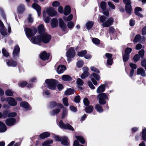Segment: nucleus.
<instances>
[{
    "instance_id": "1",
    "label": "nucleus",
    "mask_w": 146,
    "mask_h": 146,
    "mask_svg": "<svg viewBox=\"0 0 146 146\" xmlns=\"http://www.w3.org/2000/svg\"><path fill=\"white\" fill-rule=\"evenodd\" d=\"M106 17L104 16H101L100 18V22L102 23V25L104 27H109L112 25L113 22V19L112 18H109L106 21Z\"/></svg>"
},
{
    "instance_id": "2",
    "label": "nucleus",
    "mask_w": 146,
    "mask_h": 146,
    "mask_svg": "<svg viewBox=\"0 0 146 146\" xmlns=\"http://www.w3.org/2000/svg\"><path fill=\"white\" fill-rule=\"evenodd\" d=\"M56 81L54 79H47L45 82L47 84L48 87L50 89L54 90L56 88Z\"/></svg>"
},
{
    "instance_id": "3",
    "label": "nucleus",
    "mask_w": 146,
    "mask_h": 146,
    "mask_svg": "<svg viewBox=\"0 0 146 146\" xmlns=\"http://www.w3.org/2000/svg\"><path fill=\"white\" fill-rule=\"evenodd\" d=\"M108 96L105 93H102L99 94L97 96V99L98 100L99 103L102 105L105 104L106 103V99H107Z\"/></svg>"
},
{
    "instance_id": "4",
    "label": "nucleus",
    "mask_w": 146,
    "mask_h": 146,
    "mask_svg": "<svg viewBox=\"0 0 146 146\" xmlns=\"http://www.w3.org/2000/svg\"><path fill=\"white\" fill-rule=\"evenodd\" d=\"M40 35L41 41L44 43H48L51 39V36L46 33H43Z\"/></svg>"
},
{
    "instance_id": "5",
    "label": "nucleus",
    "mask_w": 146,
    "mask_h": 146,
    "mask_svg": "<svg viewBox=\"0 0 146 146\" xmlns=\"http://www.w3.org/2000/svg\"><path fill=\"white\" fill-rule=\"evenodd\" d=\"M59 125L60 127L65 129L73 131L74 129L73 127L68 123L64 124L62 120H60L59 122Z\"/></svg>"
},
{
    "instance_id": "6",
    "label": "nucleus",
    "mask_w": 146,
    "mask_h": 146,
    "mask_svg": "<svg viewBox=\"0 0 146 146\" xmlns=\"http://www.w3.org/2000/svg\"><path fill=\"white\" fill-rule=\"evenodd\" d=\"M123 2L125 4V9L126 12L129 14L131 13L132 8L131 5V2L130 0H123Z\"/></svg>"
},
{
    "instance_id": "7",
    "label": "nucleus",
    "mask_w": 146,
    "mask_h": 146,
    "mask_svg": "<svg viewBox=\"0 0 146 146\" xmlns=\"http://www.w3.org/2000/svg\"><path fill=\"white\" fill-rule=\"evenodd\" d=\"M75 53L74 48H70L66 52V56L68 58H71L74 56Z\"/></svg>"
},
{
    "instance_id": "8",
    "label": "nucleus",
    "mask_w": 146,
    "mask_h": 146,
    "mask_svg": "<svg viewBox=\"0 0 146 146\" xmlns=\"http://www.w3.org/2000/svg\"><path fill=\"white\" fill-rule=\"evenodd\" d=\"M26 34L28 37H31L34 35L36 32V30H32L28 28L25 29Z\"/></svg>"
},
{
    "instance_id": "9",
    "label": "nucleus",
    "mask_w": 146,
    "mask_h": 146,
    "mask_svg": "<svg viewBox=\"0 0 146 146\" xmlns=\"http://www.w3.org/2000/svg\"><path fill=\"white\" fill-rule=\"evenodd\" d=\"M46 11L47 14L50 16L53 17L56 15V11L52 7L47 8Z\"/></svg>"
},
{
    "instance_id": "10",
    "label": "nucleus",
    "mask_w": 146,
    "mask_h": 146,
    "mask_svg": "<svg viewBox=\"0 0 146 146\" xmlns=\"http://www.w3.org/2000/svg\"><path fill=\"white\" fill-rule=\"evenodd\" d=\"M16 119L14 118H11L7 119L5 120V123L8 126H11L15 123Z\"/></svg>"
},
{
    "instance_id": "11",
    "label": "nucleus",
    "mask_w": 146,
    "mask_h": 146,
    "mask_svg": "<svg viewBox=\"0 0 146 146\" xmlns=\"http://www.w3.org/2000/svg\"><path fill=\"white\" fill-rule=\"evenodd\" d=\"M7 102L9 105L12 106H15L17 104V103L15 100L12 98H7Z\"/></svg>"
},
{
    "instance_id": "12",
    "label": "nucleus",
    "mask_w": 146,
    "mask_h": 146,
    "mask_svg": "<svg viewBox=\"0 0 146 146\" xmlns=\"http://www.w3.org/2000/svg\"><path fill=\"white\" fill-rule=\"evenodd\" d=\"M33 8L37 11L38 16H39L41 14V8L37 4L34 3L33 4Z\"/></svg>"
},
{
    "instance_id": "13",
    "label": "nucleus",
    "mask_w": 146,
    "mask_h": 146,
    "mask_svg": "<svg viewBox=\"0 0 146 146\" xmlns=\"http://www.w3.org/2000/svg\"><path fill=\"white\" fill-rule=\"evenodd\" d=\"M49 56V54H47L46 52L44 51L40 54V57L42 60H45L48 59Z\"/></svg>"
},
{
    "instance_id": "14",
    "label": "nucleus",
    "mask_w": 146,
    "mask_h": 146,
    "mask_svg": "<svg viewBox=\"0 0 146 146\" xmlns=\"http://www.w3.org/2000/svg\"><path fill=\"white\" fill-rule=\"evenodd\" d=\"M66 69V67L65 66L60 65L57 68V71L58 73L60 74L63 72Z\"/></svg>"
},
{
    "instance_id": "15",
    "label": "nucleus",
    "mask_w": 146,
    "mask_h": 146,
    "mask_svg": "<svg viewBox=\"0 0 146 146\" xmlns=\"http://www.w3.org/2000/svg\"><path fill=\"white\" fill-rule=\"evenodd\" d=\"M137 74L138 75H140L143 77H145L146 75L145 70L142 68H140L137 69Z\"/></svg>"
},
{
    "instance_id": "16",
    "label": "nucleus",
    "mask_w": 146,
    "mask_h": 146,
    "mask_svg": "<svg viewBox=\"0 0 146 146\" xmlns=\"http://www.w3.org/2000/svg\"><path fill=\"white\" fill-rule=\"evenodd\" d=\"M32 42L35 44H38L41 41L40 37L37 36V37H33L32 38Z\"/></svg>"
},
{
    "instance_id": "17",
    "label": "nucleus",
    "mask_w": 146,
    "mask_h": 146,
    "mask_svg": "<svg viewBox=\"0 0 146 146\" xmlns=\"http://www.w3.org/2000/svg\"><path fill=\"white\" fill-rule=\"evenodd\" d=\"M7 128L4 123L1 121H0V132L3 133L6 131Z\"/></svg>"
},
{
    "instance_id": "18",
    "label": "nucleus",
    "mask_w": 146,
    "mask_h": 146,
    "mask_svg": "<svg viewBox=\"0 0 146 146\" xmlns=\"http://www.w3.org/2000/svg\"><path fill=\"white\" fill-rule=\"evenodd\" d=\"M68 139L66 137H64L61 138V143L64 145H69Z\"/></svg>"
},
{
    "instance_id": "19",
    "label": "nucleus",
    "mask_w": 146,
    "mask_h": 146,
    "mask_svg": "<svg viewBox=\"0 0 146 146\" xmlns=\"http://www.w3.org/2000/svg\"><path fill=\"white\" fill-rule=\"evenodd\" d=\"M20 49L18 46H15L13 52V55L14 57L17 56L19 53Z\"/></svg>"
},
{
    "instance_id": "20",
    "label": "nucleus",
    "mask_w": 146,
    "mask_h": 146,
    "mask_svg": "<svg viewBox=\"0 0 146 146\" xmlns=\"http://www.w3.org/2000/svg\"><path fill=\"white\" fill-rule=\"evenodd\" d=\"M51 25L52 27L54 28L58 25V21L57 19L53 18L51 21Z\"/></svg>"
},
{
    "instance_id": "21",
    "label": "nucleus",
    "mask_w": 146,
    "mask_h": 146,
    "mask_svg": "<svg viewBox=\"0 0 146 146\" xmlns=\"http://www.w3.org/2000/svg\"><path fill=\"white\" fill-rule=\"evenodd\" d=\"M142 9L139 7H137L135 9V14L140 17H143V15L140 13V11H141Z\"/></svg>"
},
{
    "instance_id": "22",
    "label": "nucleus",
    "mask_w": 146,
    "mask_h": 146,
    "mask_svg": "<svg viewBox=\"0 0 146 146\" xmlns=\"http://www.w3.org/2000/svg\"><path fill=\"white\" fill-rule=\"evenodd\" d=\"M25 6L23 4L20 5L18 7L17 11L19 13H23L25 11Z\"/></svg>"
},
{
    "instance_id": "23",
    "label": "nucleus",
    "mask_w": 146,
    "mask_h": 146,
    "mask_svg": "<svg viewBox=\"0 0 146 146\" xmlns=\"http://www.w3.org/2000/svg\"><path fill=\"white\" fill-rule=\"evenodd\" d=\"M106 86L104 85H102L99 86L97 88L96 92L100 93L104 92Z\"/></svg>"
},
{
    "instance_id": "24",
    "label": "nucleus",
    "mask_w": 146,
    "mask_h": 146,
    "mask_svg": "<svg viewBox=\"0 0 146 146\" xmlns=\"http://www.w3.org/2000/svg\"><path fill=\"white\" fill-rule=\"evenodd\" d=\"M62 79L65 81H71L72 80V77L68 75H63L62 77Z\"/></svg>"
},
{
    "instance_id": "25",
    "label": "nucleus",
    "mask_w": 146,
    "mask_h": 146,
    "mask_svg": "<svg viewBox=\"0 0 146 146\" xmlns=\"http://www.w3.org/2000/svg\"><path fill=\"white\" fill-rule=\"evenodd\" d=\"M7 64L9 66L15 67L17 64V62L13 60H10L7 62Z\"/></svg>"
},
{
    "instance_id": "26",
    "label": "nucleus",
    "mask_w": 146,
    "mask_h": 146,
    "mask_svg": "<svg viewBox=\"0 0 146 146\" xmlns=\"http://www.w3.org/2000/svg\"><path fill=\"white\" fill-rule=\"evenodd\" d=\"M71 8L70 6L67 5L66 6L65 8L64 14L65 15H67L70 14L71 12Z\"/></svg>"
},
{
    "instance_id": "27",
    "label": "nucleus",
    "mask_w": 146,
    "mask_h": 146,
    "mask_svg": "<svg viewBox=\"0 0 146 146\" xmlns=\"http://www.w3.org/2000/svg\"><path fill=\"white\" fill-rule=\"evenodd\" d=\"M59 25L61 29H64L66 27V25L65 24L63 20L61 18L59 20Z\"/></svg>"
},
{
    "instance_id": "28",
    "label": "nucleus",
    "mask_w": 146,
    "mask_h": 146,
    "mask_svg": "<svg viewBox=\"0 0 146 146\" xmlns=\"http://www.w3.org/2000/svg\"><path fill=\"white\" fill-rule=\"evenodd\" d=\"M50 135L49 133L47 132H45L42 133L40 135V137L42 139H43L49 137Z\"/></svg>"
},
{
    "instance_id": "29",
    "label": "nucleus",
    "mask_w": 146,
    "mask_h": 146,
    "mask_svg": "<svg viewBox=\"0 0 146 146\" xmlns=\"http://www.w3.org/2000/svg\"><path fill=\"white\" fill-rule=\"evenodd\" d=\"M38 29L40 34L45 33V29L43 25L42 24L40 25L38 27Z\"/></svg>"
},
{
    "instance_id": "30",
    "label": "nucleus",
    "mask_w": 146,
    "mask_h": 146,
    "mask_svg": "<svg viewBox=\"0 0 146 146\" xmlns=\"http://www.w3.org/2000/svg\"><path fill=\"white\" fill-rule=\"evenodd\" d=\"M53 142V141L52 140H47L46 141L42 144L43 146H51L50 145L51 143Z\"/></svg>"
},
{
    "instance_id": "31",
    "label": "nucleus",
    "mask_w": 146,
    "mask_h": 146,
    "mask_svg": "<svg viewBox=\"0 0 146 146\" xmlns=\"http://www.w3.org/2000/svg\"><path fill=\"white\" fill-rule=\"evenodd\" d=\"M75 90L72 89H69L65 92V94L67 95H70L74 94Z\"/></svg>"
},
{
    "instance_id": "32",
    "label": "nucleus",
    "mask_w": 146,
    "mask_h": 146,
    "mask_svg": "<svg viewBox=\"0 0 146 146\" xmlns=\"http://www.w3.org/2000/svg\"><path fill=\"white\" fill-rule=\"evenodd\" d=\"M94 109L93 107L92 106H89L85 108L86 112L87 113H90L92 112Z\"/></svg>"
},
{
    "instance_id": "33",
    "label": "nucleus",
    "mask_w": 146,
    "mask_h": 146,
    "mask_svg": "<svg viewBox=\"0 0 146 146\" xmlns=\"http://www.w3.org/2000/svg\"><path fill=\"white\" fill-rule=\"evenodd\" d=\"M95 108L97 111L99 112H103V110L102 107L99 104L96 105Z\"/></svg>"
},
{
    "instance_id": "34",
    "label": "nucleus",
    "mask_w": 146,
    "mask_h": 146,
    "mask_svg": "<svg viewBox=\"0 0 146 146\" xmlns=\"http://www.w3.org/2000/svg\"><path fill=\"white\" fill-rule=\"evenodd\" d=\"M94 24V22L92 21H89L87 22L86 24V26L88 29H90Z\"/></svg>"
},
{
    "instance_id": "35",
    "label": "nucleus",
    "mask_w": 146,
    "mask_h": 146,
    "mask_svg": "<svg viewBox=\"0 0 146 146\" xmlns=\"http://www.w3.org/2000/svg\"><path fill=\"white\" fill-rule=\"evenodd\" d=\"M20 105L22 107L25 108H28L29 106V105L28 103L25 102H21L20 103Z\"/></svg>"
},
{
    "instance_id": "36",
    "label": "nucleus",
    "mask_w": 146,
    "mask_h": 146,
    "mask_svg": "<svg viewBox=\"0 0 146 146\" xmlns=\"http://www.w3.org/2000/svg\"><path fill=\"white\" fill-rule=\"evenodd\" d=\"M3 26V25L2 26H1V27L0 29V31L2 35L5 36L7 35V32Z\"/></svg>"
},
{
    "instance_id": "37",
    "label": "nucleus",
    "mask_w": 146,
    "mask_h": 146,
    "mask_svg": "<svg viewBox=\"0 0 146 146\" xmlns=\"http://www.w3.org/2000/svg\"><path fill=\"white\" fill-rule=\"evenodd\" d=\"M67 114V110L65 108H64L62 113V115L61 117L62 119H63L65 118V117L66 116Z\"/></svg>"
},
{
    "instance_id": "38",
    "label": "nucleus",
    "mask_w": 146,
    "mask_h": 146,
    "mask_svg": "<svg viewBox=\"0 0 146 146\" xmlns=\"http://www.w3.org/2000/svg\"><path fill=\"white\" fill-rule=\"evenodd\" d=\"M76 138L80 141L82 144H84L85 143V141L82 137L78 136H76Z\"/></svg>"
},
{
    "instance_id": "39",
    "label": "nucleus",
    "mask_w": 146,
    "mask_h": 146,
    "mask_svg": "<svg viewBox=\"0 0 146 146\" xmlns=\"http://www.w3.org/2000/svg\"><path fill=\"white\" fill-rule=\"evenodd\" d=\"M141 36L140 35H137L135 37L133 42L134 43H137L138 42L140 39Z\"/></svg>"
},
{
    "instance_id": "40",
    "label": "nucleus",
    "mask_w": 146,
    "mask_h": 146,
    "mask_svg": "<svg viewBox=\"0 0 146 146\" xmlns=\"http://www.w3.org/2000/svg\"><path fill=\"white\" fill-rule=\"evenodd\" d=\"M60 111V109L59 108L53 110L51 113V114L52 115L56 114Z\"/></svg>"
},
{
    "instance_id": "41",
    "label": "nucleus",
    "mask_w": 146,
    "mask_h": 146,
    "mask_svg": "<svg viewBox=\"0 0 146 146\" xmlns=\"http://www.w3.org/2000/svg\"><path fill=\"white\" fill-rule=\"evenodd\" d=\"M87 51L85 50H82L80 52H78V55L79 56H85V55L87 53Z\"/></svg>"
},
{
    "instance_id": "42",
    "label": "nucleus",
    "mask_w": 146,
    "mask_h": 146,
    "mask_svg": "<svg viewBox=\"0 0 146 146\" xmlns=\"http://www.w3.org/2000/svg\"><path fill=\"white\" fill-rule=\"evenodd\" d=\"M106 3L104 1H102L100 3V7L103 10H105L106 9Z\"/></svg>"
},
{
    "instance_id": "43",
    "label": "nucleus",
    "mask_w": 146,
    "mask_h": 146,
    "mask_svg": "<svg viewBox=\"0 0 146 146\" xmlns=\"http://www.w3.org/2000/svg\"><path fill=\"white\" fill-rule=\"evenodd\" d=\"M142 137L144 141H146V129H143L142 131Z\"/></svg>"
},
{
    "instance_id": "44",
    "label": "nucleus",
    "mask_w": 146,
    "mask_h": 146,
    "mask_svg": "<svg viewBox=\"0 0 146 146\" xmlns=\"http://www.w3.org/2000/svg\"><path fill=\"white\" fill-rule=\"evenodd\" d=\"M8 114V111H5L3 113L1 112H0V118L3 117L4 118L6 117L7 116Z\"/></svg>"
},
{
    "instance_id": "45",
    "label": "nucleus",
    "mask_w": 146,
    "mask_h": 146,
    "mask_svg": "<svg viewBox=\"0 0 146 146\" xmlns=\"http://www.w3.org/2000/svg\"><path fill=\"white\" fill-rule=\"evenodd\" d=\"M129 55L128 54H125L123 56V60L124 62L127 61L129 59Z\"/></svg>"
},
{
    "instance_id": "46",
    "label": "nucleus",
    "mask_w": 146,
    "mask_h": 146,
    "mask_svg": "<svg viewBox=\"0 0 146 146\" xmlns=\"http://www.w3.org/2000/svg\"><path fill=\"white\" fill-rule=\"evenodd\" d=\"M13 92L10 90H7L5 92V94L7 96H12L13 94Z\"/></svg>"
},
{
    "instance_id": "47",
    "label": "nucleus",
    "mask_w": 146,
    "mask_h": 146,
    "mask_svg": "<svg viewBox=\"0 0 146 146\" xmlns=\"http://www.w3.org/2000/svg\"><path fill=\"white\" fill-rule=\"evenodd\" d=\"M62 100L64 105L66 106H68L69 104L68 102L67 98L66 97L62 99Z\"/></svg>"
},
{
    "instance_id": "48",
    "label": "nucleus",
    "mask_w": 146,
    "mask_h": 146,
    "mask_svg": "<svg viewBox=\"0 0 146 146\" xmlns=\"http://www.w3.org/2000/svg\"><path fill=\"white\" fill-rule=\"evenodd\" d=\"M73 17V16L72 14H70L66 19L65 17H64V21L66 20L67 21H70L72 19Z\"/></svg>"
},
{
    "instance_id": "49",
    "label": "nucleus",
    "mask_w": 146,
    "mask_h": 146,
    "mask_svg": "<svg viewBox=\"0 0 146 146\" xmlns=\"http://www.w3.org/2000/svg\"><path fill=\"white\" fill-rule=\"evenodd\" d=\"M84 64V62L82 60H79L77 63V66L78 67H82Z\"/></svg>"
},
{
    "instance_id": "50",
    "label": "nucleus",
    "mask_w": 146,
    "mask_h": 146,
    "mask_svg": "<svg viewBox=\"0 0 146 146\" xmlns=\"http://www.w3.org/2000/svg\"><path fill=\"white\" fill-rule=\"evenodd\" d=\"M2 52L3 55L6 57H7L9 56V53L4 48H3L2 50Z\"/></svg>"
},
{
    "instance_id": "51",
    "label": "nucleus",
    "mask_w": 146,
    "mask_h": 146,
    "mask_svg": "<svg viewBox=\"0 0 146 146\" xmlns=\"http://www.w3.org/2000/svg\"><path fill=\"white\" fill-rule=\"evenodd\" d=\"M89 75V74L88 72H84L81 74V78L82 79H84L87 77Z\"/></svg>"
},
{
    "instance_id": "52",
    "label": "nucleus",
    "mask_w": 146,
    "mask_h": 146,
    "mask_svg": "<svg viewBox=\"0 0 146 146\" xmlns=\"http://www.w3.org/2000/svg\"><path fill=\"white\" fill-rule=\"evenodd\" d=\"M93 42L96 44H98L100 43L99 40L96 38H94L92 39Z\"/></svg>"
},
{
    "instance_id": "53",
    "label": "nucleus",
    "mask_w": 146,
    "mask_h": 146,
    "mask_svg": "<svg viewBox=\"0 0 146 146\" xmlns=\"http://www.w3.org/2000/svg\"><path fill=\"white\" fill-rule=\"evenodd\" d=\"M76 82L77 84L79 86H82L84 84V82L81 79L78 78L76 81Z\"/></svg>"
},
{
    "instance_id": "54",
    "label": "nucleus",
    "mask_w": 146,
    "mask_h": 146,
    "mask_svg": "<svg viewBox=\"0 0 146 146\" xmlns=\"http://www.w3.org/2000/svg\"><path fill=\"white\" fill-rule=\"evenodd\" d=\"M132 49L130 48H127L125 51V54L129 55V54L131 52Z\"/></svg>"
},
{
    "instance_id": "55",
    "label": "nucleus",
    "mask_w": 146,
    "mask_h": 146,
    "mask_svg": "<svg viewBox=\"0 0 146 146\" xmlns=\"http://www.w3.org/2000/svg\"><path fill=\"white\" fill-rule=\"evenodd\" d=\"M92 75L97 80H100V77L99 75L95 73H93L92 74Z\"/></svg>"
},
{
    "instance_id": "56",
    "label": "nucleus",
    "mask_w": 146,
    "mask_h": 146,
    "mask_svg": "<svg viewBox=\"0 0 146 146\" xmlns=\"http://www.w3.org/2000/svg\"><path fill=\"white\" fill-rule=\"evenodd\" d=\"M74 25V23L72 21L69 22L67 23L68 27L69 29L72 28L73 27Z\"/></svg>"
},
{
    "instance_id": "57",
    "label": "nucleus",
    "mask_w": 146,
    "mask_h": 146,
    "mask_svg": "<svg viewBox=\"0 0 146 146\" xmlns=\"http://www.w3.org/2000/svg\"><path fill=\"white\" fill-rule=\"evenodd\" d=\"M140 59V57L138 54H136L133 57V59L134 62H136Z\"/></svg>"
},
{
    "instance_id": "58",
    "label": "nucleus",
    "mask_w": 146,
    "mask_h": 146,
    "mask_svg": "<svg viewBox=\"0 0 146 146\" xmlns=\"http://www.w3.org/2000/svg\"><path fill=\"white\" fill-rule=\"evenodd\" d=\"M60 5V3L58 1H54L52 3V6L54 7H57Z\"/></svg>"
},
{
    "instance_id": "59",
    "label": "nucleus",
    "mask_w": 146,
    "mask_h": 146,
    "mask_svg": "<svg viewBox=\"0 0 146 146\" xmlns=\"http://www.w3.org/2000/svg\"><path fill=\"white\" fill-rule=\"evenodd\" d=\"M129 65L130 67L132 68V69L133 70L136 69L137 68V66L136 65L132 63H130L129 64Z\"/></svg>"
},
{
    "instance_id": "60",
    "label": "nucleus",
    "mask_w": 146,
    "mask_h": 146,
    "mask_svg": "<svg viewBox=\"0 0 146 146\" xmlns=\"http://www.w3.org/2000/svg\"><path fill=\"white\" fill-rule=\"evenodd\" d=\"M90 69L93 71L96 72L98 73H100V71L99 70L94 67H91Z\"/></svg>"
},
{
    "instance_id": "61",
    "label": "nucleus",
    "mask_w": 146,
    "mask_h": 146,
    "mask_svg": "<svg viewBox=\"0 0 146 146\" xmlns=\"http://www.w3.org/2000/svg\"><path fill=\"white\" fill-rule=\"evenodd\" d=\"M83 102L84 105L85 106H88L89 104V101L88 99L86 98H85L84 99Z\"/></svg>"
},
{
    "instance_id": "62",
    "label": "nucleus",
    "mask_w": 146,
    "mask_h": 146,
    "mask_svg": "<svg viewBox=\"0 0 146 146\" xmlns=\"http://www.w3.org/2000/svg\"><path fill=\"white\" fill-rule=\"evenodd\" d=\"M80 100V97L79 96H76L74 99V101L76 103H78Z\"/></svg>"
},
{
    "instance_id": "63",
    "label": "nucleus",
    "mask_w": 146,
    "mask_h": 146,
    "mask_svg": "<svg viewBox=\"0 0 146 146\" xmlns=\"http://www.w3.org/2000/svg\"><path fill=\"white\" fill-rule=\"evenodd\" d=\"M145 51L144 50L142 49L139 50V54L140 56L142 58L143 57Z\"/></svg>"
},
{
    "instance_id": "64",
    "label": "nucleus",
    "mask_w": 146,
    "mask_h": 146,
    "mask_svg": "<svg viewBox=\"0 0 146 146\" xmlns=\"http://www.w3.org/2000/svg\"><path fill=\"white\" fill-rule=\"evenodd\" d=\"M141 65L143 67H144L146 65V59L145 58H143L142 60Z\"/></svg>"
}]
</instances>
